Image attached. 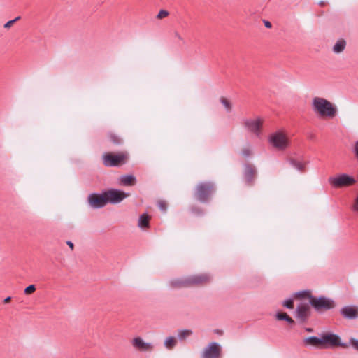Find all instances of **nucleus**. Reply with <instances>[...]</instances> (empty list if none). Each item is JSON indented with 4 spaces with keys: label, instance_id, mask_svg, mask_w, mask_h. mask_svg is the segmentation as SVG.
Here are the masks:
<instances>
[{
    "label": "nucleus",
    "instance_id": "f257e3e1",
    "mask_svg": "<svg viewBox=\"0 0 358 358\" xmlns=\"http://www.w3.org/2000/svg\"><path fill=\"white\" fill-rule=\"evenodd\" d=\"M311 108L315 114L322 119H333L338 110L335 104L320 96L313 98Z\"/></svg>",
    "mask_w": 358,
    "mask_h": 358
},
{
    "label": "nucleus",
    "instance_id": "f03ea898",
    "mask_svg": "<svg viewBox=\"0 0 358 358\" xmlns=\"http://www.w3.org/2000/svg\"><path fill=\"white\" fill-rule=\"evenodd\" d=\"M268 141L274 149L279 151L287 150L291 144L288 134L284 129H279L271 133L268 136Z\"/></svg>",
    "mask_w": 358,
    "mask_h": 358
},
{
    "label": "nucleus",
    "instance_id": "7ed1b4c3",
    "mask_svg": "<svg viewBox=\"0 0 358 358\" xmlns=\"http://www.w3.org/2000/svg\"><path fill=\"white\" fill-rule=\"evenodd\" d=\"M296 296L308 299L310 303L318 311L329 310L334 307V302L332 300L325 297H313L309 292L297 293Z\"/></svg>",
    "mask_w": 358,
    "mask_h": 358
},
{
    "label": "nucleus",
    "instance_id": "20e7f679",
    "mask_svg": "<svg viewBox=\"0 0 358 358\" xmlns=\"http://www.w3.org/2000/svg\"><path fill=\"white\" fill-rule=\"evenodd\" d=\"M103 164L106 166H120L126 164L129 159L127 152H106L102 156Z\"/></svg>",
    "mask_w": 358,
    "mask_h": 358
},
{
    "label": "nucleus",
    "instance_id": "39448f33",
    "mask_svg": "<svg viewBox=\"0 0 358 358\" xmlns=\"http://www.w3.org/2000/svg\"><path fill=\"white\" fill-rule=\"evenodd\" d=\"M215 192L214 185L211 182H201L196 187L195 196L202 202L207 201Z\"/></svg>",
    "mask_w": 358,
    "mask_h": 358
},
{
    "label": "nucleus",
    "instance_id": "423d86ee",
    "mask_svg": "<svg viewBox=\"0 0 358 358\" xmlns=\"http://www.w3.org/2000/svg\"><path fill=\"white\" fill-rule=\"evenodd\" d=\"M329 182L336 188H342L355 185L356 183V180L352 176L343 173L329 178Z\"/></svg>",
    "mask_w": 358,
    "mask_h": 358
},
{
    "label": "nucleus",
    "instance_id": "0eeeda50",
    "mask_svg": "<svg viewBox=\"0 0 358 358\" xmlns=\"http://www.w3.org/2000/svg\"><path fill=\"white\" fill-rule=\"evenodd\" d=\"M264 120L259 117L255 118H247L243 121L244 127L250 132L253 133L256 136L261 134Z\"/></svg>",
    "mask_w": 358,
    "mask_h": 358
},
{
    "label": "nucleus",
    "instance_id": "6e6552de",
    "mask_svg": "<svg viewBox=\"0 0 358 358\" xmlns=\"http://www.w3.org/2000/svg\"><path fill=\"white\" fill-rule=\"evenodd\" d=\"M222 349L220 345L215 342L208 345L201 352V358H220Z\"/></svg>",
    "mask_w": 358,
    "mask_h": 358
},
{
    "label": "nucleus",
    "instance_id": "1a4fd4ad",
    "mask_svg": "<svg viewBox=\"0 0 358 358\" xmlns=\"http://www.w3.org/2000/svg\"><path fill=\"white\" fill-rule=\"evenodd\" d=\"M105 194L106 196L107 202L113 203H119L129 196V194L117 189L108 190L105 192Z\"/></svg>",
    "mask_w": 358,
    "mask_h": 358
},
{
    "label": "nucleus",
    "instance_id": "9d476101",
    "mask_svg": "<svg viewBox=\"0 0 358 358\" xmlns=\"http://www.w3.org/2000/svg\"><path fill=\"white\" fill-rule=\"evenodd\" d=\"M88 202L94 208H102L108 203L105 192L102 194H92L89 195Z\"/></svg>",
    "mask_w": 358,
    "mask_h": 358
},
{
    "label": "nucleus",
    "instance_id": "9b49d317",
    "mask_svg": "<svg viewBox=\"0 0 358 358\" xmlns=\"http://www.w3.org/2000/svg\"><path fill=\"white\" fill-rule=\"evenodd\" d=\"M188 279L189 287L203 286L209 283L210 281V275L206 273L189 276Z\"/></svg>",
    "mask_w": 358,
    "mask_h": 358
},
{
    "label": "nucleus",
    "instance_id": "f8f14e48",
    "mask_svg": "<svg viewBox=\"0 0 358 358\" xmlns=\"http://www.w3.org/2000/svg\"><path fill=\"white\" fill-rule=\"evenodd\" d=\"M322 348L334 347L340 345V338L333 334H324L322 335Z\"/></svg>",
    "mask_w": 358,
    "mask_h": 358
},
{
    "label": "nucleus",
    "instance_id": "ddd939ff",
    "mask_svg": "<svg viewBox=\"0 0 358 358\" xmlns=\"http://www.w3.org/2000/svg\"><path fill=\"white\" fill-rule=\"evenodd\" d=\"M131 343L133 347L140 351L150 352L154 348L152 344L145 342L141 337L134 338Z\"/></svg>",
    "mask_w": 358,
    "mask_h": 358
},
{
    "label": "nucleus",
    "instance_id": "4468645a",
    "mask_svg": "<svg viewBox=\"0 0 358 358\" xmlns=\"http://www.w3.org/2000/svg\"><path fill=\"white\" fill-rule=\"evenodd\" d=\"M341 314L350 319L358 317V308L357 306H345L341 310Z\"/></svg>",
    "mask_w": 358,
    "mask_h": 358
},
{
    "label": "nucleus",
    "instance_id": "2eb2a0df",
    "mask_svg": "<svg viewBox=\"0 0 358 358\" xmlns=\"http://www.w3.org/2000/svg\"><path fill=\"white\" fill-rule=\"evenodd\" d=\"M170 284L173 288L176 289L189 287L188 277L185 278L173 280L172 281H171Z\"/></svg>",
    "mask_w": 358,
    "mask_h": 358
},
{
    "label": "nucleus",
    "instance_id": "dca6fc26",
    "mask_svg": "<svg viewBox=\"0 0 358 358\" xmlns=\"http://www.w3.org/2000/svg\"><path fill=\"white\" fill-rule=\"evenodd\" d=\"M310 307L308 304H301L297 308V316L301 320H305L309 315Z\"/></svg>",
    "mask_w": 358,
    "mask_h": 358
},
{
    "label": "nucleus",
    "instance_id": "f3484780",
    "mask_svg": "<svg viewBox=\"0 0 358 358\" xmlns=\"http://www.w3.org/2000/svg\"><path fill=\"white\" fill-rule=\"evenodd\" d=\"M303 342L306 345H310L319 348H322V336L320 338L315 336L308 337L303 340Z\"/></svg>",
    "mask_w": 358,
    "mask_h": 358
},
{
    "label": "nucleus",
    "instance_id": "a211bd4d",
    "mask_svg": "<svg viewBox=\"0 0 358 358\" xmlns=\"http://www.w3.org/2000/svg\"><path fill=\"white\" fill-rule=\"evenodd\" d=\"M150 217L148 214H143L138 219V226L143 229H147L150 227Z\"/></svg>",
    "mask_w": 358,
    "mask_h": 358
},
{
    "label": "nucleus",
    "instance_id": "6ab92c4d",
    "mask_svg": "<svg viewBox=\"0 0 358 358\" xmlns=\"http://www.w3.org/2000/svg\"><path fill=\"white\" fill-rule=\"evenodd\" d=\"M120 183L125 186H133L136 182V178L132 175L122 176L120 179Z\"/></svg>",
    "mask_w": 358,
    "mask_h": 358
},
{
    "label": "nucleus",
    "instance_id": "aec40b11",
    "mask_svg": "<svg viewBox=\"0 0 358 358\" xmlns=\"http://www.w3.org/2000/svg\"><path fill=\"white\" fill-rule=\"evenodd\" d=\"M346 46V41L344 39H339L336 41L335 45L333 47V51L335 53H341L342 52Z\"/></svg>",
    "mask_w": 358,
    "mask_h": 358
},
{
    "label": "nucleus",
    "instance_id": "412c9836",
    "mask_svg": "<svg viewBox=\"0 0 358 358\" xmlns=\"http://www.w3.org/2000/svg\"><path fill=\"white\" fill-rule=\"evenodd\" d=\"M164 344L166 349L172 350L177 344V339L173 336L167 337Z\"/></svg>",
    "mask_w": 358,
    "mask_h": 358
},
{
    "label": "nucleus",
    "instance_id": "4be33fe9",
    "mask_svg": "<svg viewBox=\"0 0 358 358\" xmlns=\"http://www.w3.org/2000/svg\"><path fill=\"white\" fill-rule=\"evenodd\" d=\"M108 137L110 142L115 145H119L122 143L121 138L117 134L113 132L109 133Z\"/></svg>",
    "mask_w": 358,
    "mask_h": 358
},
{
    "label": "nucleus",
    "instance_id": "5701e85b",
    "mask_svg": "<svg viewBox=\"0 0 358 358\" xmlns=\"http://www.w3.org/2000/svg\"><path fill=\"white\" fill-rule=\"evenodd\" d=\"M192 334L190 329H183L178 331V337L180 340H185L187 337Z\"/></svg>",
    "mask_w": 358,
    "mask_h": 358
},
{
    "label": "nucleus",
    "instance_id": "b1692460",
    "mask_svg": "<svg viewBox=\"0 0 358 358\" xmlns=\"http://www.w3.org/2000/svg\"><path fill=\"white\" fill-rule=\"evenodd\" d=\"M291 164L297 170L300 171H303L305 169L306 164L302 162L292 160Z\"/></svg>",
    "mask_w": 358,
    "mask_h": 358
},
{
    "label": "nucleus",
    "instance_id": "393cba45",
    "mask_svg": "<svg viewBox=\"0 0 358 358\" xmlns=\"http://www.w3.org/2000/svg\"><path fill=\"white\" fill-rule=\"evenodd\" d=\"M221 103L223 104V106L225 107L227 112H231L232 109V106L231 102L226 98L222 97L220 99Z\"/></svg>",
    "mask_w": 358,
    "mask_h": 358
},
{
    "label": "nucleus",
    "instance_id": "a878e982",
    "mask_svg": "<svg viewBox=\"0 0 358 358\" xmlns=\"http://www.w3.org/2000/svg\"><path fill=\"white\" fill-rule=\"evenodd\" d=\"M169 15V13L166 10H161L157 15V18L159 19V20H162L166 17H168Z\"/></svg>",
    "mask_w": 358,
    "mask_h": 358
},
{
    "label": "nucleus",
    "instance_id": "bb28decb",
    "mask_svg": "<svg viewBox=\"0 0 358 358\" xmlns=\"http://www.w3.org/2000/svg\"><path fill=\"white\" fill-rule=\"evenodd\" d=\"M36 291V287L34 285H31L27 287L24 289V294L27 295H29L33 294Z\"/></svg>",
    "mask_w": 358,
    "mask_h": 358
},
{
    "label": "nucleus",
    "instance_id": "cd10ccee",
    "mask_svg": "<svg viewBox=\"0 0 358 358\" xmlns=\"http://www.w3.org/2000/svg\"><path fill=\"white\" fill-rule=\"evenodd\" d=\"M20 19V17L18 16L17 17H15L14 20H10L8 22H7L5 24H4V28L6 29H9L10 28L13 24L17 22V20H19Z\"/></svg>",
    "mask_w": 358,
    "mask_h": 358
},
{
    "label": "nucleus",
    "instance_id": "c85d7f7f",
    "mask_svg": "<svg viewBox=\"0 0 358 358\" xmlns=\"http://www.w3.org/2000/svg\"><path fill=\"white\" fill-rule=\"evenodd\" d=\"M283 305L287 308L292 309L294 308V302L292 299L287 300L284 302Z\"/></svg>",
    "mask_w": 358,
    "mask_h": 358
},
{
    "label": "nucleus",
    "instance_id": "c756f323",
    "mask_svg": "<svg viewBox=\"0 0 358 358\" xmlns=\"http://www.w3.org/2000/svg\"><path fill=\"white\" fill-rule=\"evenodd\" d=\"M277 319L279 320H286L288 317V315L285 313H278L276 315Z\"/></svg>",
    "mask_w": 358,
    "mask_h": 358
},
{
    "label": "nucleus",
    "instance_id": "7c9ffc66",
    "mask_svg": "<svg viewBox=\"0 0 358 358\" xmlns=\"http://www.w3.org/2000/svg\"><path fill=\"white\" fill-rule=\"evenodd\" d=\"M350 344L353 346L355 349L358 350V340L355 338H351L350 341Z\"/></svg>",
    "mask_w": 358,
    "mask_h": 358
},
{
    "label": "nucleus",
    "instance_id": "2f4dec72",
    "mask_svg": "<svg viewBox=\"0 0 358 358\" xmlns=\"http://www.w3.org/2000/svg\"><path fill=\"white\" fill-rule=\"evenodd\" d=\"M353 152L355 153V157L358 159V140L355 143V145L353 147Z\"/></svg>",
    "mask_w": 358,
    "mask_h": 358
},
{
    "label": "nucleus",
    "instance_id": "473e14b6",
    "mask_svg": "<svg viewBox=\"0 0 358 358\" xmlns=\"http://www.w3.org/2000/svg\"><path fill=\"white\" fill-rule=\"evenodd\" d=\"M158 205H159V208L163 210V211H165L166 210V204L165 202L164 201H159L158 203Z\"/></svg>",
    "mask_w": 358,
    "mask_h": 358
},
{
    "label": "nucleus",
    "instance_id": "72a5a7b5",
    "mask_svg": "<svg viewBox=\"0 0 358 358\" xmlns=\"http://www.w3.org/2000/svg\"><path fill=\"white\" fill-rule=\"evenodd\" d=\"M174 36H175V37H176L178 41H184V39H183L182 36H181V35L178 32V31H176V32L174 33Z\"/></svg>",
    "mask_w": 358,
    "mask_h": 358
},
{
    "label": "nucleus",
    "instance_id": "f704fd0d",
    "mask_svg": "<svg viewBox=\"0 0 358 358\" xmlns=\"http://www.w3.org/2000/svg\"><path fill=\"white\" fill-rule=\"evenodd\" d=\"M246 172L250 176H252L255 173V171L252 168H248Z\"/></svg>",
    "mask_w": 358,
    "mask_h": 358
},
{
    "label": "nucleus",
    "instance_id": "c9c22d12",
    "mask_svg": "<svg viewBox=\"0 0 358 358\" xmlns=\"http://www.w3.org/2000/svg\"><path fill=\"white\" fill-rule=\"evenodd\" d=\"M66 244L70 247V248L71 249V250H73L74 248V245H73V243L71 242V241H67L66 242Z\"/></svg>",
    "mask_w": 358,
    "mask_h": 358
},
{
    "label": "nucleus",
    "instance_id": "e433bc0d",
    "mask_svg": "<svg viewBox=\"0 0 358 358\" xmlns=\"http://www.w3.org/2000/svg\"><path fill=\"white\" fill-rule=\"evenodd\" d=\"M287 322H288L290 324L294 323V320L288 315L287 318L285 320Z\"/></svg>",
    "mask_w": 358,
    "mask_h": 358
},
{
    "label": "nucleus",
    "instance_id": "4c0bfd02",
    "mask_svg": "<svg viewBox=\"0 0 358 358\" xmlns=\"http://www.w3.org/2000/svg\"><path fill=\"white\" fill-rule=\"evenodd\" d=\"M355 210L358 211V197L356 199L355 204L354 206Z\"/></svg>",
    "mask_w": 358,
    "mask_h": 358
},
{
    "label": "nucleus",
    "instance_id": "58836bf2",
    "mask_svg": "<svg viewBox=\"0 0 358 358\" xmlns=\"http://www.w3.org/2000/svg\"><path fill=\"white\" fill-rule=\"evenodd\" d=\"M264 24H265V26H266L267 28H271V22H268V21H266V22H264Z\"/></svg>",
    "mask_w": 358,
    "mask_h": 358
},
{
    "label": "nucleus",
    "instance_id": "ea45409f",
    "mask_svg": "<svg viewBox=\"0 0 358 358\" xmlns=\"http://www.w3.org/2000/svg\"><path fill=\"white\" fill-rule=\"evenodd\" d=\"M10 300H11V298L10 296H8L4 299V303H8L10 301Z\"/></svg>",
    "mask_w": 358,
    "mask_h": 358
},
{
    "label": "nucleus",
    "instance_id": "a19ab883",
    "mask_svg": "<svg viewBox=\"0 0 358 358\" xmlns=\"http://www.w3.org/2000/svg\"><path fill=\"white\" fill-rule=\"evenodd\" d=\"M307 331H312V329H307Z\"/></svg>",
    "mask_w": 358,
    "mask_h": 358
}]
</instances>
